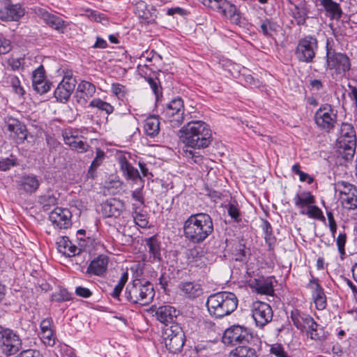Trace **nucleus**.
Listing matches in <instances>:
<instances>
[{
  "label": "nucleus",
  "mask_w": 357,
  "mask_h": 357,
  "mask_svg": "<svg viewBox=\"0 0 357 357\" xmlns=\"http://www.w3.org/2000/svg\"><path fill=\"white\" fill-rule=\"evenodd\" d=\"M183 235L192 244L203 243L214 231L213 219L206 213L190 215L184 222Z\"/></svg>",
  "instance_id": "nucleus-1"
},
{
  "label": "nucleus",
  "mask_w": 357,
  "mask_h": 357,
  "mask_svg": "<svg viewBox=\"0 0 357 357\" xmlns=\"http://www.w3.org/2000/svg\"><path fill=\"white\" fill-rule=\"evenodd\" d=\"M183 235L192 244L203 243L214 231L213 219L206 213L190 215L184 222Z\"/></svg>",
  "instance_id": "nucleus-2"
},
{
  "label": "nucleus",
  "mask_w": 357,
  "mask_h": 357,
  "mask_svg": "<svg viewBox=\"0 0 357 357\" xmlns=\"http://www.w3.org/2000/svg\"><path fill=\"white\" fill-rule=\"evenodd\" d=\"M179 137L185 146L195 149L208 147L212 142L210 126L203 121H191L179 130Z\"/></svg>",
  "instance_id": "nucleus-3"
},
{
  "label": "nucleus",
  "mask_w": 357,
  "mask_h": 357,
  "mask_svg": "<svg viewBox=\"0 0 357 357\" xmlns=\"http://www.w3.org/2000/svg\"><path fill=\"white\" fill-rule=\"evenodd\" d=\"M238 303V298L234 293L220 291L208 297L206 307L212 317L220 319L231 314L237 308Z\"/></svg>",
  "instance_id": "nucleus-4"
},
{
  "label": "nucleus",
  "mask_w": 357,
  "mask_h": 357,
  "mask_svg": "<svg viewBox=\"0 0 357 357\" xmlns=\"http://www.w3.org/2000/svg\"><path fill=\"white\" fill-rule=\"evenodd\" d=\"M155 291L153 284L140 279H135L129 283L125 291L126 299L132 303L147 305L154 298Z\"/></svg>",
  "instance_id": "nucleus-5"
},
{
  "label": "nucleus",
  "mask_w": 357,
  "mask_h": 357,
  "mask_svg": "<svg viewBox=\"0 0 357 357\" xmlns=\"http://www.w3.org/2000/svg\"><path fill=\"white\" fill-rule=\"evenodd\" d=\"M291 319L296 328L301 331H305L310 339L323 341L326 338L324 328L309 314L294 309L291 312Z\"/></svg>",
  "instance_id": "nucleus-6"
},
{
  "label": "nucleus",
  "mask_w": 357,
  "mask_h": 357,
  "mask_svg": "<svg viewBox=\"0 0 357 357\" xmlns=\"http://www.w3.org/2000/svg\"><path fill=\"white\" fill-rule=\"evenodd\" d=\"M326 70H332V75L336 78L349 79V71L351 68V60L344 53L337 52L329 47V40L326 43Z\"/></svg>",
  "instance_id": "nucleus-7"
},
{
  "label": "nucleus",
  "mask_w": 357,
  "mask_h": 357,
  "mask_svg": "<svg viewBox=\"0 0 357 357\" xmlns=\"http://www.w3.org/2000/svg\"><path fill=\"white\" fill-rule=\"evenodd\" d=\"M339 152L346 160H351L356 147V135L351 123H343L340 128V135L337 139Z\"/></svg>",
  "instance_id": "nucleus-8"
},
{
  "label": "nucleus",
  "mask_w": 357,
  "mask_h": 357,
  "mask_svg": "<svg viewBox=\"0 0 357 357\" xmlns=\"http://www.w3.org/2000/svg\"><path fill=\"white\" fill-rule=\"evenodd\" d=\"M314 121L320 130L330 133L337 123V112L329 103L321 104L314 113Z\"/></svg>",
  "instance_id": "nucleus-9"
},
{
  "label": "nucleus",
  "mask_w": 357,
  "mask_h": 357,
  "mask_svg": "<svg viewBox=\"0 0 357 357\" xmlns=\"http://www.w3.org/2000/svg\"><path fill=\"white\" fill-rule=\"evenodd\" d=\"M205 6L218 13L232 24L239 25L241 22V13L234 4L227 0H202Z\"/></svg>",
  "instance_id": "nucleus-10"
},
{
  "label": "nucleus",
  "mask_w": 357,
  "mask_h": 357,
  "mask_svg": "<svg viewBox=\"0 0 357 357\" xmlns=\"http://www.w3.org/2000/svg\"><path fill=\"white\" fill-rule=\"evenodd\" d=\"M254 338H259L253 335L247 328L234 325L227 328L222 336V342L226 345H245L252 342Z\"/></svg>",
  "instance_id": "nucleus-11"
},
{
  "label": "nucleus",
  "mask_w": 357,
  "mask_h": 357,
  "mask_svg": "<svg viewBox=\"0 0 357 357\" xmlns=\"http://www.w3.org/2000/svg\"><path fill=\"white\" fill-rule=\"evenodd\" d=\"M318 50V40L314 36L308 35L298 40L295 56L301 62L310 63L313 61Z\"/></svg>",
  "instance_id": "nucleus-12"
},
{
  "label": "nucleus",
  "mask_w": 357,
  "mask_h": 357,
  "mask_svg": "<svg viewBox=\"0 0 357 357\" xmlns=\"http://www.w3.org/2000/svg\"><path fill=\"white\" fill-rule=\"evenodd\" d=\"M22 348V340L17 332L0 326V349L6 356L18 352Z\"/></svg>",
  "instance_id": "nucleus-13"
},
{
  "label": "nucleus",
  "mask_w": 357,
  "mask_h": 357,
  "mask_svg": "<svg viewBox=\"0 0 357 357\" xmlns=\"http://www.w3.org/2000/svg\"><path fill=\"white\" fill-rule=\"evenodd\" d=\"M162 115L172 127H179L184 121V105L183 100L181 98L172 100L163 109Z\"/></svg>",
  "instance_id": "nucleus-14"
},
{
  "label": "nucleus",
  "mask_w": 357,
  "mask_h": 357,
  "mask_svg": "<svg viewBox=\"0 0 357 357\" xmlns=\"http://www.w3.org/2000/svg\"><path fill=\"white\" fill-rule=\"evenodd\" d=\"M252 315L257 327L263 328L273 319V312L271 305L257 301L252 305Z\"/></svg>",
  "instance_id": "nucleus-15"
},
{
  "label": "nucleus",
  "mask_w": 357,
  "mask_h": 357,
  "mask_svg": "<svg viewBox=\"0 0 357 357\" xmlns=\"http://www.w3.org/2000/svg\"><path fill=\"white\" fill-rule=\"evenodd\" d=\"M40 185L37 176L26 174L16 181V190L20 195H31L35 193Z\"/></svg>",
  "instance_id": "nucleus-16"
},
{
  "label": "nucleus",
  "mask_w": 357,
  "mask_h": 357,
  "mask_svg": "<svg viewBox=\"0 0 357 357\" xmlns=\"http://www.w3.org/2000/svg\"><path fill=\"white\" fill-rule=\"evenodd\" d=\"M261 350V340L254 338L252 342L245 345H240L230 352L229 357H258Z\"/></svg>",
  "instance_id": "nucleus-17"
},
{
  "label": "nucleus",
  "mask_w": 357,
  "mask_h": 357,
  "mask_svg": "<svg viewBox=\"0 0 357 357\" xmlns=\"http://www.w3.org/2000/svg\"><path fill=\"white\" fill-rule=\"evenodd\" d=\"M76 80L72 77L65 76L54 90V97L57 101L66 103L73 92Z\"/></svg>",
  "instance_id": "nucleus-18"
},
{
  "label": "nucleus",
  "mask_w": 357,
  "mask_h": 357,
  "mask_svg": "<svg viewBox=\"0 0 357 357\" xmlns=\"http://www.w3.org/2000/svg\"><path fill=\"white\" fill-rule=\"evenodd\" d=\"M72 214L68 208L56 207L50 214L52 223L59 229H68L72 225Z\"/></svg>",
  "instance_id": "nucleus-19"
},
{
  "label": "nucleus",
  "mask_w": 357,
  "mask_h": 357,
  "mask_svg": "<svg viewBox=\"0 0 357 357\" xmlns=\"http://www.w3.org/2000/svg\"><path fill=\"white\" fill-rule=\"evenodd\" d=\"M6 123L8 130L10 132V137L15 139L16 144H22L27 138L28 131L26 126L13 118L8 119Z\"/></svg>",
  "instance_id": "nucleus-20"
},
{
  "label": "nucleus",
  "mask_w": 357,
  "mask_h": 357,
  "mask_svg": "<svg viewBox=\"0 0 357 357\" xmlns=\"http://www.w3.org/2000/svg\"><path fill=\"white\" fill-rule=\"evenodd\" d=\"M307 287L312 290V296L318 310H322L326 307V296L323 287L319 284L318 279L312 277Z\"/></svg>",
  "instance_id": "nucleus-21"
},
{
  "label": "nucleus",
  "mask_w": 357,
  "mask_h": 357,
  "mask_svg": "<svg viewBox=\"0 0 357 357\" xmlns=\"http://www.w3.org/2000/svg\"><path fill=\"white\" fill-rule=\"evenodd\" d=\"M109 257L105 255H100L95 257L87 267L86 274L103 277L107 273Z\"/></svg>",
  "instance_id": "nucleus-22"
},
{
  "label": "nucleus",
  "mask_w": 357,
  "mask_h": 357,
  "mask_svg": "<svg viewBox=\"0 0 357 357\" xmlns=\"http://www.w3.org/2000/svg\"><path fill=\"white\" fill-rule=\"evenodd\" d=\"M95 93V85L87 81H82L77 86L74 98L77 103L83 106Z\"/></svg>",
  "instance_id": "nucleus-23"
},
{
  "label": "nucleus",
  "mask_w": 357,
  "mask_h": 357,
  "mask_svg": "<svg viewBox=\"0 0 357 357\" xmlns=\"http://www.w3.org/2000/svg\"><path fill=\"white\" fill-rule=\"evenodd\" d=\"M274 280L275 278L273 276L255 278L252 282L251 287L255 289L257 294L273 296L275 291L273 288Z\"/></svg>",
  "instance_id": "nucleus-24"
},
{
  "label": "nucleus",
  "mask_w": 357,
  "mask_h": 357,
  "mask_svg": "<svg viewBox=\"0 0 357 357\" xmlns=\"http://www.w3.org/2000/svg\"><path fill=\"white\" fill-rule=\"evenodd\" d=\"M124 210V203L116 198H109L102 204V211L107 218H118Z\"/></svg>",
  "instance_id": "nucleus-25"
},
{
  "label": "nucleus",
  "mask_w": 357,
  "mask_h": 357,
  "mask_svg": "<svg viewBox=\"0 0 357 357\" xmlns=\"http://www.w3.org/2000/svg\"><path fill=\"white\" fill-rule=\"evenodd\" d=\"M38 15L40 16L47 25L60 33H63L68 24V22L60 17L43 9H39Z\"/></svg>",
  "instance_id": "nucleus-26"
},
{
  "label": "nucleus",
  "mask_w": 357,
  "mask_h": 357,
  "mask_svg": "<svg viewBox=\"0 0 357 357\" xmlns=\"http://www.w3.org/2000/svg\"><path fill=\"white\" fill-rule=\"evenodd\" d=\"M134 13L139 17L148 22H153L157 17V10L153 6L148 8L146 3L142 0H138L135 3Z\"/></svg>",
  "instance_id": "nucleus-27"
},
{
  "label": "nucleus",
  "mask_w": 357,
  "mask_h": 357,
  "mask_svg": "<svg viewBox=\"0 0 357 357\" xmlns=\"http://www.w3.org/2000/svg\"><path fill=\"white\" fill-rule=\"evenodd\" d=\"M56 244L59 252L67 257H73L77 255H80L81 249L73 244L67 236L59 238Z\"/></svg>",
  "instance_id": "nucleus-28"
},
{
  "label": "nucleus",
  "mask_w": 357,
  "mask_h": 357,
  "mask_svg": "<svg viewBox=\"0 0 357 357\" xmlns=\"http://www.w3.org/2000/svg\"><path fill=\"white\" fill-rule=\"evenodd\" d=\"M176 315V310L170 305L160 306L155 312L157 319L164 324L165 326L174 323V321Z\"/></svg>",
  "instance_id": "nucleus-29"
},
{
  "label": "nucleus",
  "mask_w": 357,
  "mask_h": 357,
  "mask_svg": "<svg viewBox=\"0 0 357 357\" xmlns=\"http://www.w3.org/2000/svg\"><path fill=\"white\" fill-rule=\"evenodd\" d=\"M320 3L331 19L338 20L341 18L342 10L338 3L333 0H321Z\"/></svg>",
  "instance_id": "nucleus-30"
},
{
  "label": "nucleus",
  "mask_w": 357,
  "mask_h": 357,
  "mask_svg": "<svg viewBox=\"0 0 357 357\" xmlns=\"http://www.w3.org/2000/svg\"><path fill=\"white\" fill-rule=\"evenodd\" d=\"M308 10L305 4H294L290 9V15L295 20L298 26L306 24V20L308 18Z\"/></svg>",
  "instance_id": "nucleus-31"
},
{
  "label": "nucleus",
  "mask_w": 357,
  "mask_h": 357,
  "mask_svg": "<svg viewBox=\"0 0 357 357\" xmlns=\"http://www.w3.org/2000/svg\"><path fill=\"white\" fill-rule=\"evenodd\" d=\"M166 348L169 352L177 354L181 351L185 342V333H179L175 337H164Z\"/></svg>",
  "instance_id": "nucleus-32"
},
{
  "label": "nucleus",
  "mask_w": 357,
  "mask_h": 357,
  "mask_svg": "<svg viewBox=\"0 0 357 357\" xmlns=\"http://www.w3.org/2000/svg\"><path fill=\"white\" fill-rule=\"evenodd\" d=\"M294 202L298 208L305 210V207L308 208L310 205L314 204L316 202L315 197L309 191H303L297 193L294 197Z\"/></svg>",
  "instance_id": "nucleus-33"
},
{
  "label": "nucleus",
  "mask_w": 357,
  "mask_h": 357,
  "mask_svg": "<svg viewBox=\"0 0 357 357\" xmlns=\"http://www.w3.org/2000/svg\"><path fill=\"white\" fill-rule=\"evenodd\" d=\"M119 162L121 169L127 179L135 181L138 178H141L138 170L132 166L124 155H121L119 158Z\"/></svg>",
  "instance_id": "nucleus-34"
},
{
  "label": "nucleus",
  "mask_w": 357,
  "mask_h": 357,
  "mask_svg": "<svg viewBox=\"0 0 357 357\" xmlns=\"http://www.w3.org/2000/svg\"><path fill=\"white\" fill-rule=\"evenodd\" d=\"M24 14L20 6L15 4L5 8V10H0V19L3 20H18Z\"/></svg>",
  "instance_id": "nucleus-35"
},
{
  "label": "nucleus",
  "mask_w": 357,
  "mask_h": 357,
  "mask_svg": "<svg viewBox=\"0 0 357 357\" xmlns=\"http://www.w3.org/2000/svg\"><path fill=\"white\" fill-rule=\"evenodd\" d=\"M178 289L190 298L198 297L202 294L200 285L194 282H182L178 284Z\"/></svg>",
  "instance_id": "nucleus-36"
},
{
  "label": "nucleus",
  "mask_w": 357,
  "mask_h": 357,
  "mask_svg": "<svg viewBox=\"0 0 357 357\" xmlns=\"http://www.w3.org/2000/svg\"><path fill=\"white\" fill-rule=\"evenodd\" d=\"M146 245L149 248V253L153 261L160 262L162 260L160 242L155 236L145 239Z\"/></svg>",
  "instance_id": "nucleus-37"
},
{
  "label": "nucleus",
  "mask_w": 357,
  "mask_h": 357,
  "mask_svg": "<svg viewBox=\"0 0 357 357\" xmlns=\"http://www.w3.org/2000/svg\"><path fill=\"white\" fill-rule=\"evenodd\" d=\"M144 130L146 135L154 137L160 132V121L158 116H150L146 119L144 123Z\"/></svg>",
  "instance_id": "nucleus-38"
},
{
  "label": "nucleus",
  "mask_w": 357,
  "mask_h": 357,
  "mask_svg": "<svg viewBox=\"0 0 357 357\" xmlns=\"http://www.w3.org/2000/svg\"><path fill=\"white\" fill-rule=\"evenodd\" d=\"M132 209L135 223L139 227L146 228L149 224L146 212L137 204H132Z\"/></svg>",
  "instance_id": "nucleus-39"
},
{
  "label": "nucleus",
  "mask_w": 357,
  "mask_h": 357,
  "mask_svg": "<svg viewBox=\"0 0 357 357\" xmlns=\"http://www.w3.org/2000/svg\"><path fill=\"white\" fill-rule=\"evenodd\" d=\"M63 140L66 144L69 145L73 149L83 153L87 151L88 145L78 137L69 135L68 132L63 134Z\"/></svg>",
  "instance_id": "nucleus-40"
},
{
  "label": "nucleus",
  "mask_w": 357,
  "mask_h": 357,
  "mask_svg": "<svg viewBox=\"0 0 357 357\" xmlns=\"http://www.w3.org/2000/svg\"><path fill=\"white\" fill-rule=\"evenodd\" d=\"M279 25L272 19H261L259 24V31L261 32L266 37H271L273 33L278 31Z\"/></svg>",
  "instance_id": "nucleus-41"
},
{
  "label": "nucleus",
  "mask_w": 357,
  "mask_h": 357,
  "mask_svg": "<svg viewBox=\"0 0 357 357\" xmlns=\"http://www.w3.org/2000/svg\"><path fill=\"white\" fill-rule=\"evenodd\" d=\"M105 154L100 149H97L96 155L92 161L87 172V177L94 178L96 176V169L101 165L105 159Z\"/></svg>",
  "instance_id": "nucleus-42"
},
{
  "label": "nucleus",
  "mask_w": 357,
  "mask_h": 357,
  "mask_svg": "<svg viewBox=\"0 0 357 357\" xmlns=\"http://www.w3.org/2000/svg\"><path fill=\"white\" fill-rule=\"evenodd\" d=\"M335 190L339 192L340 196H344L357 192V188L350 183L340 181L335 183Z\"/></svg>",
  "instance_id": "nucleus-43"
},
{
  "label": "nucleus",
  "mask_w": 357,
  "mask_h": 357,
  "mask_svg": "<svg viewBox=\"0 0 357 357\" xmlns=\"http://www.w3.org/2000/svg\"><path fill=\"white\" fill-rule=\"evenodd\" d=\"M340 200L344 208L348 210L357 208V192L349 195L340 196Z\"/></svg>",
  "instance_id": "nucleus-44"
},
{
  "label": "nucleus",
  "mask_w": 357,
  "mask_h": 357,
  "mask_svg": "<svg viewBox=\"0 0 357 357\" xmlns=\"http://www.w3.org/2000/svg\"><path fill=\"white\" fill-rule=\"evenodd\" d=\"M300 214L301 215H306L310 218L319 220L321 221L325 220V217L323 214V212L321 210L314 204L310 205L307 210H301Z\"/></svg>",
  "instance_id": "nucleus-45"
},
{
  "label": "nucleus",
  "mask_w": 357,
  "mask_h": 357,
  "mask_svg": "<svg viewBox=\"0 0 357 357\" xmlns=\"http://www.w3.org/2000/svg\"><path fill=\"white\" fill-rule=\"evenodd\" d=\"M89 106L104 111L107 114H110L114 112V107L110 103L103 101L100 98L92 100L89 103Z\"/></svg>",
  "instance_id": "nucleus-46"
},
{
  "label": "nucleus",
  "mask_w": 357,
  "mask_h": 357,
  "mask_svg": "<svg viewBox=\"0 0 357 357\" xmlns=\"http://www.w3.org/2000/svg\"><path fill=\"white\" fill-rule=\"evenodd\" d=\"M7 82L11 84L13 89L15 93L22 96L24 94L25 91L23 87L20 85V81L19 78L14 75H8L6 77Z\"/></svg>",
  "instance_id": "nucleus-47"
},
{
  "label": "nucleus",
  "mask_w": 357,
  "mask_h": 357,
  "mask_svg": "<svg viewBox=\"0 0 357 357\" xmlns=\"http://www.w3.org/2000/svg\"><path fill=\"white\" fill-rule=\"evenodd\" d=\"M38 202L43 206L44 210H48L52 206L56 204L57 199L53 195H44L38 197Z\"/></svg>",
  "instance_id": "nucleus-48"
},
{
  "label": "nucleus",
  "mask_w": 357,
  "mask_h": 357,
  "mask_svg": "<svg viewBox=\"0 0 357 357\" xmlns=\"http://www.w3.org/2000/svg\"><path fill=\"white\" fill-rule=\"evenodd\" d=\"M179 333H184L182 328L176 323L167 325L164 328V337H175Z\"/></svg>",
  "instance_id": "nucleus-49"
},
{
  "label": "nucleus",
  "mask_w": 357,
  "mask_h": 357,
  "mask_svg": "<svg viewBox=\"0 0 357 357\" xmlns=\"http://www.w3.org/2000/svg\"><path fill=\"white\" fill-rule=\"evenodd\" d=\"M8 63L14 71L19 70L20 69H24L27 67L26 59L25 56L11 58L8 59Z\"/></svg>",
  "instance_id": "nucleus-50"
},
{
  "label": "nucleus",
  "mask_w": 357,
  "mask_h": 357,
  "mask_svg": "<svg viewBox=\"0 0 357 357\" xmlns=\"http://www.w3.org/2000/svg\"><path fill=\"white\" fill-rule=\"evenodd\" d=\"M71 298V294L66 289H60L52 295V301L59 303L70 301Z\"/></svg>",
  "instance_id": "nucleus-51"
},
{
  "label": "nucleus",
  "mask_w": 357,
  "mask_h": 357,
  "mask_svg": "<svg viewBox=\"0 0 357 357\" xmlns=\"http://www.w3.org/2000/svg\"><path fill=\"white\" fill-rule=\"evenodd\" d=\"M40 337L47 346L53 347L56 342V335L53 330L40 332Z\"/></svg>",
  "instance_id": "nucleus-52"
},
{
  "label": "nucleus",
  "mask_w": 357,
  "mask_h": 357,
  "mask_svg": "<svg viewBox=\"0 0 357 357\" xmlns=\"http://www.w3.org/2000/svg\"><path fill=\"white\" fill-rule=\"evenodd\" d=\"M128 279V274L127 272L123 273L121 275V277L118 282V284L114 287V290L112 293V296L114 298H117L119 297L120 294L125 286L126 283L127 282Z\"/></svg>",
  "instance_id": "nucleus-53"
},
{
  "label": "nucleus",
  "mask_w": 357,
  "mask_h": 357,
  "mask_svg": "<svg viewBox=\"0 0 357 357\" xmlns=\"http://www.w3.org/2000/svg\"><path fill=\"white\" fill-rule=\"evenodd\" d=\"M147 82L150 87L151 88L153 93L155 94V100L156 102H158L160 100V98L162 96V88L160 85V82L158 80L152 77H149L147 79Z\"/></svg>",
  "instance_id": "nucleus-54"
},
{
  "label": "nucleus",
  "mask_w": 357,
  "mask_h": 357,
  "mask_svg": "<svg viewBox=\"0 0 357 357\" xmlns=\"http://www.w3.org/2000/svg\"><path fill=\"white\" fill-rule=\"evenodd\" d=\"M42 81H47L45 79V70L43 66L40 65L32 74V84Z\"/></svg>",
  "instance_id": "nucleus-55"
},
{
  "label": "nucleus",
  "mask_w": 357,
  "mask_h": 357,
  "mask_svg": "<svg viewBox=\"0 0 357 357\" xmlns=\"http://www.w3.org/2000/svg\"><path fill=\"white\" fill-rule=\"evenodd\" d=\"M270 354L275 357H289L283 346L280 344H274L271 346Z\"/></svg>",
  "instance_id": "nucleus-56"
},
{
  "label": "nucleus",
  "mask_w": 357,
  "mask_h": 357,
  "mask_svg": "<svg viewBox=\"0 0 357 357\" xmlns=\"http://www.w3.org/2000/svg\"><path fill=\"white\" fill-rule=\"evenodd\" d=\"M227 212L229 215L236 222L241 220V213L237 206L229 204L227 206Z\"/></svg>",
  "instance_id": "nucleus-57"
},
{
  "label": "nucleus",
  "mask_w": 357,
  "mask_h": 357,
  "mask_svg": "<svg viewBox=\"0 0 357 357\" xmlns=\"http://www.w3.org/2000/svg\"><path fill=\"white\" fill-rule=\"evenodd\" d=\"M347 241V234L344 232L340 233L336 238V244L340 254L342 256L345 255V243Z\"/></svg>",
  "instance_id": "nucleus-58"
},
{
  "label": "nucleus",
  "mask_w": 357,
  "mask_h": 357,
  "mask_svg": "<svg viewBox=\"0 0 357 357\" xmlns=\"http://www.w3.org/2000/svg\"><path fill=\"white\" fill-rule=\"evenodd\" d=\"M32 85L34 90L37 93L40 94H44L50 91L51 84L47 81H42L36 84H33Z\"/></svg>",
  "instance_id": "nucleus-59"
},
{
  "label": "nucleus",
  "mask_w": 357,
  "mask_h": 357,
  "mask_svg": "<svg viewBox=\"0 0 357 357\" xmlns=\"http://www.w3.org/2000/svg\"><path fill=\"white\" fill-rule=\"evenodd\" d=\"M183 154L185 158L192 159L195 163L200 164L202 162V156L194 150H184Z\"/></svg>",
  "instance_id": "nucleus-60"
},
{
  "label": "nucleus",
  "mask_w": 357,
  "mask_h": 357,
  "mask_svg": "<svg viewBox=\"0 0 357 357\" xmlns=\"http://www.w3.org/2000/svg\"><path fill=\"white\" fill-rule=\"evenodd\" d=\"M132 198L140 208L144 206V198L142 195V188H137L132 192Z\"/></svg>",
  "instance_id": "nucleus-61"
},
{
  "label": "nucleus",
  "mask_w": 357,
  "mask_h": 357,
  "mask_svg": "<svg viewBox=\"0 0 357 357\" xmlns=\"http://www.w3.org/2000/svg\"><path fill=\"white\" fill-rule=\"evenodd\" d=\"M126 87L119 83H113L112 84V92L115 94L119 98H123L125 96Z\"/></svg>",
  "instance_id": "nucleus-62"
},
{
  "label": "nucleus",
  "mask_w": 357,
  "mask_h": 357,
  "mask_svg": "<svg viewBox=\"0 0 357 357\" xmlns=\"http://www.w3.org/2000/svg\"><path fill=\"white\" fill-rule=\"evenodd\" d=\"M348 88L350 91L348 93V96L350 100L354 102L356 110L357 111V87L348 84Z\"/></svg>",
  "instance_id": "nucleus-63"
},
{
  "label": "nucleus",
  "mask_w": 357,
  "mask_h": 357,
  "mask_svg": "<svg viewBox=\"0 0 357 357\" xmlns=\"http://www.w3.org/2000/svg\"><path fill=\"white\" fill-rule=\"evenodd\" d=\"M15 357H41L39 351L36 349H27L22 351Z\"/></svg>",
  "instance_id": "nucleus-64"
}]
</instances>
